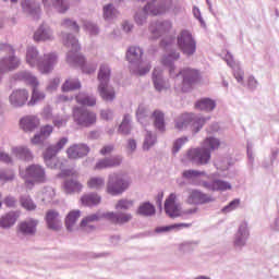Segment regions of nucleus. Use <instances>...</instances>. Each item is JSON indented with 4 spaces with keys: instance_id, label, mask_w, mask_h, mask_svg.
<instances>
[{
    "instance_id": "28",
    "label": "nucleus",
    "mask_w": 279,
    "mask_h": 279,
    "mask_svg": "<svg viewBox=\"0 0 279 279\" xmlns=\"http://www.w3.org/2000/svg\"><path fill=\"white\" fill-rule=\"evenodd\" d=\"M81 204L83 206H98V204H101V196L97 193L84 194L81 197Z\"/></svg>"
},
{
    "instance_id": "40",
    "label": "nucleus",
    "mask_w": 279,
    "mask_h": 279,
    "mask_svg": "<svg viewBox=\"0 0 279 279\" xmlns=\"http://www.w3.org/2000/svg\"><path fill=\"white\" fill-rule=\"evenodd\" d=\"M80 210H72L68 214L65 218V226L68 230H72L76 221L80 219Z\"/></svg>"
},
{
    "instance_id": "9",
    "label": "nucleus",
    "mask_w": 279,
    "mask_h": 279,
    "mask_svg": "<svg viewBox=\"0 0 279 279\" xmlns=\"http://www.w3.org/2000/svg\"><path fill=\"white\" fill-rule=\"evenodd\" d=\"M72 116L81 128H90L97 123V113L82 107H74Z\"/></svg>"
},
{
    "instance_id": "30",
    "label": "nucleus",
    "mask_w": 279,
    "mask_h": 279,
    "mask_svg": "<svg viewBox=\"0 0 279 279\" xmlns=\"http://www.w3.org/2000/svg\"><path fill=\"white\" fill-rule=\"evenodd\" d=\"M171 29V23L170 22H161L157 23L155 26H150V32L155 38H158L160 34H167Z\"/></svg>"
},
{
    "instance_id": "53",
    "label": "nucleus",
    "mask_w": 279,
    "mask_h": 279,
    "mask_svg": "<svg viewBox=\"0 0 279 279\" xmlns=\"http://www.w3.org/2000/svg\"><path fill=\"white\" fill-rule=\"evenodd\" d=\"M62 25L64 27H70V29H72L73 32H80V26L77 25V23L71 21V20H64Z\"/></svg>"
},
{
    "instance_id": "4",
    "label": "nucleus",
    "mask_w": 279,
    "mask_h": 279,
    "mask_svg": "<svg viewBox=\"0 0 279 279\" xmlns=\"http://www.w3.org/2000/svg\"><path fill=\"white\" fill-rule=\"evenodd\" d=\"M65 47L71 48L72 50L68 53V62L70 64H77V66H81L83 70V73H87L88 75L90 73H95L96 68L93 66L88 69V65H86V59L84 56L77 53L80 51V44L77 43V39L71 35H69L64 41Z\"/></svg>"
},
{
    "instance_id": "31",
    "label": "nucleus",
    "mask_w": 279,
    "mask_h": 279,
    "mask_svg": "<svg viewBox=\"0 0 279 279\" xmlns=\"http://www.w3.org/2000/svg\"><path fill=\"white\" fill-rule=\"evenodd\" d=\"M99 219H101V217L97 214L89 215L81 221V228L85 232H90V230H95V227L90 223H95V221H99Z\"/></svg>"
},
{
    "instance_id": "34",
    "label": "nucleus",
    "mask_w": 279,
    "mask_h": 279,
    "mask_svg": "<svg viewBox=\"0 0 279 279\" xmlns=\"http://www.w3.org/2000/svg\"><path fill=\"white\" fill-rule=\"evenodd\" d=\"M81 88H82V83H80V80L69 78L63 83L61 90L63 93H69L71 90H80Z\"/></svg>"
},
{
    "instance_id": "49",
    "label": "nucleus",
    "mask_w": 279,
    "mask_h": 279,
    "mask_svg": "<svg viewBox=\"0 0 279 279\" xmlns=\"http://www.w3.org/2000/svg\"><path fill=\"white\" fill-rule=\"evenodd\" d=\"M186 143H189V137L178 138L173 144V148H172L173 154H178L180 149H182V145H186Z\"/></svg>"
},
{
    "instance_id": "23",
    "label": "nucleus",
    "mask_w": 279,
    "mask_h": 279,
    "mask_svg": "<svg viewBox=\"0 0 279 279\" xmlns=\"http://www.w3.org/2000/svg\"><path fill=\"white\" fill-rule=\"evenodd\" d=\"M143 58V50L138 47H130L126 51V60L131 64H138Z\"/></svg>"
},
{
    "instance_id": "13",
    "label": "nucleus",
    "mask_w": 279,
    "mask_h": 279,
    "mask_svg": "<svg viewBox=\"0 0 279 279\" xmlns=\"http://www.w3.org/2000/svg\"><path fill=\"white\" fill-rule=\"evenodd\" d=\"M165 211L168 215V217H171V219L186 216L184 214V209L182 210L180 208V204H178V195L175 193H171L167 197L165 202Z\"/></svg>"
},
{
    "instance_id": "15",
    "label": "nucleus",
    "mask_w": 279,
    "mask_h": 279,
    "mask_svg": "<svg viewBox=\"0 0 279 279\" xmlns=\"http://www.w3.org/2000/svg\"><path fill=\"white\" fill-rule=\"evenodd\" d=\"M123 162V157L117 155L113 157L101 158L96 161L93 167L94 171H104V169H112L114 167H121Z\"/></svg>"
},
{
    "instance_id": "42",
    "label": "nucleus",
    "mask_w": 279,
    "mask_h": 279,
    "mask_svg": "<svg viewBox=\"0 0 279 279\" xmlns=\"http://www.w3.org/2000/svg\"><path fill=\"white\" fill-rule=\"evenodd\" d=\"M137 213L144 217H151V215L156 214V208L151 203H144L138 207Z\"/></svg>"
},
{
    "instance_id": "29",
    "label": "nucleus",
    "mask_w": 279,
    "mask_h": 279,
    "mask_svg": "<svg viewBox=\"0 0 279 279\" xmlns=\"http://www.w3.org/2000/svg\"><path fill=\"white\" fill-rule=\"evenodd\" d=\"M19 219V213L11 211L0 218V228H12Z\"/></svg>"
},
{
    "instance_id": "56",
    "label": "nucleus",
    "mask_w": 279,
    "mask_h": 279,
    "mask_svg": "<svg viewBox=\"0 0 279 279\" xmlns=\"http://www.w3.org/2000/svg\"><path fill=\"white\" fill-rule=\"evenodd\" d=\"M205 123H206V119H204V118H199L198 120L193 122L194 132L197 133L198 130H202V128L204 126Z\"/></svg>"
},
{
    "instance_id": "16",
    "label": "nucleus",
    "mask_w": 279,
    "mask_h": 279,
    "mask_svg": "<svg viewBox=\"0 0 279 279\" xmlns=\"http://www.w3.org/2000/svg\"><path fill=\"white\" fill-rule=\"evenodd\" d=\"M90 154V147L86 144H73L66 149L68 158L71 160H77V158H84Z\"/></svg>"
},
{
    "instance_id": "54",
    "label": "nucleus",
    "mask_w": 279,
    "mask_h": 279,
    "mask_svg": "<svg viewBox=\"0 0 279 279\" xmlns=\"http://www.w3.org/2000/svg\"><path fill=\"white\" fill-rule=\"evenodd\" d=\"M155 143H156V137H153L151 133H147L144 142V149H149V147H151V145H154Z\"/></svg>"
},
{
    "instance_id": "10",
    "label": "nucleus",
    "mask_w": 279,
    "mask_h": 279,
    "mask_svg": "<svg viewBox=\"0 0 279 279\" xmlns=\"http://www.w3.org/2000/svg\"><path fill=\"white\" fill-rule=\"evenodd\" d=\"M61 178H70L65 179L63 182V191L68 195H72V193H82L84 185L77 181V173L73 170H64L61 172Z\"/></svg>"
},
{
    "instance_id": "33",
    "label": "nucleus",
    "mask_w": 279,
    "mask_h": 279,
    "mask_svg": "<svg viewBox=\"0 0 279 279\" xmlns=\"http://www.w3.org/2000/svg\"><path fill=\"white\" fill-rule=\"evenodd\" d=\"M87 186L92 191H101L106 186V180L101 177H92L87 180Z\"/></svg>"
},
{
    "instance_id": "36",
    "label": "nucleus",
    "mask_w": 279,
    "mask_h": 279,
    "mask_svg": "<svg viewBox=\"0 0 279 279\" xmlns=\"http://www.w3.org/2000/svg\"><path fill=\"white\" fill-rule=\"evenodd\" d=\"M76 102L80 104L81 106H96L97 105V98H95L94 96H88L84 93H80L76 96Z\"/></svg>"
},
{
    "instance_id": "57",
    "label": "nucleus",
    "mask_w": 279,
    "mask_h": 279,
    "mask_svg": "<svg viewBox=\"0 0 279 279\" xmlns=\"http://www.w3.org/2000/svg\"><path fill=\"white\" fill-rule=\"evenodd\" d=\"M4 205L8 208H15L16 207V198H14L13 196H7L4 198Z\"/></svg>"
},
{
    "instance_id": "14",
    "label": "nucleus",
    "mask_w": 279,
    "mask_h": 279,
    "mask_svg": "<svg viewBox=\"0 0 279 279\" xmlns=\"http://www.w3.org/2000/svg\"><path fill=\"white\" fill-rule=\"evenodd\" d=\"M147 5L144 8V12L146 14H150V16H160V14H165L171 8V0L168 2H160L158 0H150Z\"/></svg>"
},
{
    "instance_id": "20",
    "label": "nucleus",
    "mask_w": 279,
    "mask_h": 279,
    "mask_svg": "<svg viewBox=\"0 0 279 279\" xmlns=\"http://www.w3.org/2000/svg\"><path fill=\"white\" fill-rule=\"evenodd\" d=\"M98 93L104 101H114L117 97V92H114V87H110L109 83L99 84Z\"/></svg>"
},
{
    "instance_id": "41",
    "label": "nucleus",
    "mask_w": 279,
    "mask_h": 279,
    "mask_svg": "<svg viewBox=\"0 0 279 279\" xmlns=\"http://www.w3.org/2000/svg\"><path fill=\"white\" fill-rule=\"evenodd\" d=\"M153 82H154V86L156 88V90H165V88H167L165 86V82L162 81V72L155 70L153 72Z\"/></svg>"
},
{
    "instance_id": "7",
    "label": "nucleus",
    "mask_w": 279,
    "mask_h": 279,
    "mask_svg": "<svg viewBox=\"0 0 279 279\" xmlns=\"http://www.w3.org/2000/svg\"><path fill=\"white\" fill-rule=\"evenodd\" d=\"M69 143L68 137H61L56 144L50 145L44 153V160L47 167H50V169H58V159H56V156L62 151L63 147H66V144Z\"/></svg>"
},
{
    "instance_id": "3",
    "label": "nucleus",
    "mask_w": 279,
    "mask_h": 279,
    "mask_svg": "<svg viewBox=\"0 0 279 279\" xmlns=\"http://www.w3.org/2000/svg\"><path fill=\"white\" fill-rule=\"evenodd\" d=\"M215 202L213 196L199 191V190H189L187 197L185 199V206L183 207V215L191 217L199 213V205L210 204Z\"/></svg>"
},
{
    "instance_id": "58",
    "label": "nucleus",
    "mask_w": 279,
    "mask_h": 279,
    "mask_svg": "<svg viewBox=\"0 0 279 279\" xmlns=\"http://www.w3.org/2000/svg\"><path fill=\"white\" fill-rule=\"evenodd\" d=\"M112 151H114V146L113 145H105L100 149L101 156H109V154H111Z\"/></svg>"
},
{
    "instance_id": "12",
    "label": "nucleus",
    "mask_w": 279,
    "mask_h": 279,
    "mask_svg": "<svg viewBox=\"0 0 279 279\" xmlns=\"http://www.w3.org/2000/svg\"><path fill=\"white\" fill-rule=\"evenodd\" d=\"M178 45L185 56H193L195 53V40L189 31H182L180 33L178 37Z\"/></svg>"
},
{
    "instance_id": "55",
    "label": "nucleus",
    "mask_w": 279,
    "mask_h": 279,
    "mask_svg": "<svg viewBox=\"0 0 279 279\" xmlns=\"http://www.w3.org/2000/svg\"><path fill=\"white\" fill-rule=\"evenodd\" d=\"M104 16L105 19H112L114 16V9H112V4L104 8Z\"/></svg>"
},
{
    "instance_id": "44",
    "label": "nucleus",
    "mask_w": 279,
    "mask_h": 279,
    "mask_svg": "<svg viewBox=\"0 0 279 279\" xmlns=\"http://www.w3.org/2000/svg\"><path fill=\"white\" fill-rule=\"evenodd\" d=\"M191 226H193L192 223H186V222H182V223H174L171 226H167V227H161L159 229H157L158 232H169L171 230H182V228H191Z\"/></svg>"
},
{
    "instance_id": "6",
    "label": "nucleus",
    "mask_w": 279,
    "mask_h": 279,
    "mask_svg": "<svg viewBox=\"0 0 279 279\" xmlns=\"http://www.w3.org/2000/svg\"><path fill=\"white\" fill-rule=\"evenodd\" d=\"M130 184H132V181L121 177L119 173L109 174L107 193H109V195H121L122 193H125L128 189H130Z\"/></svg>"
},
{
    "instance_id": "2",
    "label": "nucleus",
    "mask_w": 279,
    "mask_h": 279,
    "mask_svg": "<svg viewBox=\"0 0 279 279\" xmlns=\"http://www.w3.org/2000/svg\"><path fill=\"white\" fill-rule=\"evenodd\" d=\"M26 62L29 66H38L40 73H51L53 66L58 64V56L56 53H47L43 59L38 60V50L31 47L26 52Z\"/></svg>"
},
{
    "instance_id": "32",
    "label": "nucleus",
    "mask_w": 279,
    "mask_h": 279,
    "mask_svg": "<svg viewBox=\"0 0 279 279\" xmlns=\"http://www.w3.org/2000/svg\"><path fill=\"white\" fill-rule=\"evenodd\" d=\"M151 119L154 121V125L159 132H165V113L160 110H155L153 112Z\"/></svg>"
},
{
    "instance_id": "19",
    "label": "nucleus",
    "mask_w": 279,
    "mask_h": 279,
    "mask_svg": "<svg viewBox=\"0 0 279 279\" xmlns=\"http://www.w3.org/2000/svg\"><path fill=\"white\" fill-rule=\"evenodd\" d=\"M182 177L185 178V180H192L194 184H198L199 186H202L203 182L208 180V174H206V172L197 170H185L183 171Z\"/></svg>"
},
{
    "instance_id": "18",
    "label": "nucleus",
    "mask_w": 279,
    "mask_h": 279,
    "mask_svg": "<svg viewBox=\"0 0 279 279\" xmlns=\"http://www.w3.org/2000/svg\"><path fill=\"white\" fill-rule=\"evenodd\" d=\"M46 223L49 228V230H54L58 232V230H62V220L60 219V213L56 209H49L46 213Z\"/></svg>"
},
{
    "instance_id": "60",
    "label": "nucleus",
    "mask_w": 279,
    "mask_h": 279,
    "mask_svg": "<svg viewBox=\"0 0 279 279\" xmlns=\"http://www.w3.org/2000/svg\"><path fill=\"white\" fill-rule=\"evenodd\" d=\"M60 86V78H53V81L48 85L47 90H56Z\"/></svg>"
},
{
    "instance_id": "21",
    "label": "nucleus",
    "mask_w": 279,
    "mask_h": 279,
    "mask_svg": "<svg viewBox=\"0 0 279 279\" xmlns=\"http://www.w3.org/2000/svg\"><path fill=\"white\" fill-rule=\"evenodd\" d=\"M38 125H40V121L34 116H26L20 121V128L24 130V132H34Z\"/></svg>"
},
{
    "instance_id": "24",
    "label": "nucleus",
    "mask_w": 279,
    "mask_h": 279,
    "mask_svg": "<svg viewBox=\"0 0 279 279\" xmlns=\"http://www.w3.org/2000/svg\"><path fill=\"white\" fill-rule=\"evenodd\" d=\"M38 226V220L29 219L27 221H23L19 226L20 232L22 234H36V227Z\"/></svg>"
},
{
    "instance_id": "11",
    "label": "nucleus",
    "mask_w": 279,
    "mask_h": 279,
    "mask_svg": "<svg viewBox=\"0 0 279 279\" xmlns=\"http://www.w3.org/2000/svg\"><path fill=\"white\" fill-rule=\"evenodd\" d=\"M186 159L195 165H208L210 162V150L204 146L192 148L186 153Z\"/></svg>"
},
{
    "instance_id": "48",
    "label": "nucleus",
    "mask_w": 279,
    "mask_h": 279,
    "mask_svg": "<svg viewBox=\"0 0 279 279\" xmlns=\"http://www.w3.org/2000/svg\"><path fill=\"white\" fill-rule=\"evenodd\" d=\"M130 116H125L122 123L119 126L120 134H130Z\"/></svg>"
},
{
    "instance_id": "5",
    "label": "nucleus",
    "mask_w": 279,
    "mask_h": 279,
    "mask_svg": "<svg viewBox=\"0 0 279 279\" xmlns=\"http://www.w3.org/2000/svg\"><path fill=\"white\" fill-rule=\"evenodd\" d=\"M20 175L25 180L27 189H32L34 184L47 181L45 168H43L40 165L29 166L28 168H26L25 172L20 171Z\"/></svg>"
},
{
    "instance_id": "26",
    "label": "nucleus",
    "mask_w": 279,
    "mask_h": 279,
    "mask_svg": "<svg viewBox=\"0 0 279 279\" xmlns=\"http://www.w3.org/2000/svg\"><path fill=\"white\" fill-rule=\"evenodd\" d=\"M52 36L51 28L41 25L34 34V40H36V43H40V40H51Z\"/></svg>"
},
{
    "instance_id": "45",
    "label": "nucleus",
    "mask_w": 279,
    "mask_h": 279,
    "mask_svg": "<svg viewBox=\"0 0 279 279\" xmlns=\"http://www.w3.org/2000/svg\"><path fill=\"white\" fill-rule=\"evenodd\" d=\"M20 204L25 208V210H34L36 208L34 201H32V197L29 196H22Z\"/></svg>"
},
{
    "instance_id": "35",
    "label": "nucleus",
    "mask_w": 279,
    "mask_h": 279,
    "mask_svg": "<svg viewBox=\"0 0 279 279\" xmlns=\"http://www.w3.org/2000/svg\"><path fill=\"white\" fill-rule=\"evenodd\" d=\"M216 104L210 98H203L195 104V108L197 110H205L206 112H210L215 110Z\"/></svg>"
},
{
    "instance_id": "43",
    "label": "nucleus",
    "mask_w": 279,
    "mask_h": 279,
    "mask_svg": "<svg viewBox=\"0 0 279 279\" xmlns=\"http://www.w3.org/2000/svg\"><path fill=\"white\" fill-rule=\"evenodd\" d=\"M191 121H193V116L191 113H185V114L181 116L180 118H178V120L175 122V129L184 130V128H186V125H189V123H191Z\"/></svg>"
},
{
    "instance_id": "63",
    "label": "nucleus",
    "mask_w": 279,
    "mask_h": 279,
    "mask_svg": "<svg viewBox=\"0 0 279 279\" xmlns=\"http://www.w3.org/2000/svg\"><path fill=\"white\" fill-rule=\"evenodd\" d=\"M234 77H235L236 82H243V71L234 72Z\"/></svg>"
},
{
    "instance_id": "37",
    "label": "nucleus",
    "mask_w": 279,
    "mask_h": 279,
    "mask_svg": "<svg viewBox=\"0 0 279 279\" xmlns=\"http://www.w3.org/2000/svg\"><path fill=\"white\" fill-rule=\"evenodd\" d=\"M110 68L106 64H101L98 72L99 84H110Z\"/></svg>"
},
{
    "instance_id": "47",
    "label": "nucleus",
    "mask_w": 279,
    "mask_h": 279,
    "mask_svg": "<svg viewBox=\"0 0 279 279\" xmlns=\"http://www.w3.org/2000/svg\"><path fill=\"white\" fill-rule=\"evenodd\" d=\"M134 206V201H128V199H120L117 205V210H130Z\"/></svg>"
},
{
    "instance_id": "39",
    "label": "nucleus",
    "mask_w": 279,
    "mask_h": 279,
    "mask_svg": "<svg viewBox=\"0 0 279 279\" xmlns=\"http://www.w3.org/2000/svg\"><path fill=\"white\" fill-rule=\"evenodd\" d=\"M202 146L209 151H215L221 147V142L216 137H207L203 141Z\"/></svg>"
},
{
    "instance_id": "59",
    "label": "nucleus",
    "mask_w": 279,
    "mask_h": 279,
    "mask_svg": "<svg viewBox=\"0 0 279 279\" xmlns=\"http://www.w3.org/2000/svg\"><path fill=\"white\" fill-rule=\"evenodd\" d=\"M0 180H1L2 182H10V181L14 180V173L10 172V173L8 174V173H5V172H2V173L0 174Z\"/></svg>"
},
{
    "instance_id": "51",
    "label": "nucleus",
    "mask_w": 279,
    "mask_h": 279,
    "mask_svg": "<svg viewBox=\"0 0 279 279\" xmlns=\"http://www.w3.org/2000/svg\"><path fill=\"white\" fill-rule=\"evenodd\" d=\"M69 121L68 117H56L52 121L54 128H64Z\"/></svg>"
},
{
    "instance_id": "64",
    "label": "nucleus",
    "mask_w": 279,
    "mask_h": 279,
    "mask_svg": "<svg viewBox=\"0 0 279 279\" xmlns=\"http://www.w3.org/2000/svg\"><path fill=\"white\" fill-rule=\"evenodd\" d=\"M128 149H130L131 151H134V149H136V141L130 140L129 145H128Z\"/></svg>"
},
{
    "instance_id": "22",
    "label": "nucleus",
    "mask_w": 279,
    "mask_h": 279,
    "mask_svg": "<svg viewBox=\"0 0 279 279\" xmlns=\"http://www.w3.org/2000/svg\"><path fill=\"white\" fill-rule=\"evenodd\" d=\"M202 186H204V189H207L208 191H230V189H232V185H230V183L221 180H216L213 183L203 181Z\"/></svg>"
},
{
    "instance_id": "62",
    "label": "nucleus",
    "mask_w": 279,
    "mask_h": 279,
    "mask_svg": "<svg viewBox=\"0 0 279 279\" xmlns=\"http://www.w3.org/2000/svg\"><path fill=\"white\" fill-rule=\"evenodd\" d=\"M45 141L41 134H37L32 138L33 145H41V143Z\"/></svg>"
},
{
    "instance_id": "25",
    "label": "nucleus",
    "mask_w": 279,
    "mask_h": 279,
    "mask_svg": "<svg viewBox=\"0 0 279 279\" xmlns=\"http://www.w3.org/2000/svg\"><path fill=\"white\" fill-rule=\"evenodd\" d=\"M71 0H41L44 5H53L58 12L64 14L69 10V3Z\"/></svg>"
},
{
    "instance_id": "38",
    "label": "nucleus",
    "mask_w": 279,
    "mask_h": 279,
    "mask_svg": "<svg viewBox=\"0 0 279 279\" xmlns=\"http://www.w3.org/2000/svg\"><path fill=\"white\" fill-rule=\"evenodd\" d=\"M12 154L15 156V158H21L22 160H32V153L29 149L23 146L14 147L12 149Z\"/></svg>"
},
{
    "instance_id": "52",
    "label": "nucleus",
    "mask_w": 279,
    "mask_h": 279,
    "mask_svg": "<svg viewBox=\"0 0 279 279\" xmlns=\"http://www.w3.org/2000/svg\"><path fill=\"white\" fill-rule=\"evenodd\" d=\"M53 134V126L51 125H45L40 129V135L43 138H49Z\"/></svg>"
},
{
    "instance_id": "61",
    "label": "nucleus",
    "mask_w": 279,
    "mask_h": 279,
    "mask_svg": "<svg viewBox=\"0 0 279 279\" xmlns=\"http://www.w3.org/2000/svg\"><path fill=\"white\" fill-rule=\"evenodd\" d=\"M0 162H5L7 165L12 162V158L10 157V155L0 151Z\"/></svg>"
},
{
    "instance_id": "17",
    "label": "nucleus",
    "mask_w": 279,
    "mask_h": 279,
    "mask_svg": "<svg viewBox=\"0 0 279 279\" xmlns=\"http://www.w3.org/2000/svg\"><path fill=\"white\" fill-rule=\"evenodd\" d=\"M27 99H29V93L26 89H15L9 97L11 106L13 108H21V106H25L27 104Z\"/></svg>"
},
{
    "instance_id": "1",
    "label": "nucleus",
    "mask_w": 279,
    "mask_h": 279,
    "mask_svg": "<svg viewBox=\"0 0 279 279\" xmlns=\"http://www.w3.org/2000/svg\"><path fill=\"white\" fill-rule=\"evenodd\" d=\"M180 58V53H172L162 59L163 66L168 68L169 75L174 80V82H179L180 77H182L181 90L182 93H189L193 88V86H197L202 82V73L199 70L193 68H183L181 71L175 72V65L173 62Z\"/></svg>"
},
{
    "instance_id": "27",
    "label": "nucleus",
    "mask_w": 279,
    "mask_h": 279,
    "mask_svg": "<svg viewBox=\"0 0 279 279\" xmlns=\"http://www.w3.org/2000/svg\"><path fill=\"white\" fill-rule=\"evenodd\" d=\"M106 217L111 223H128V221H132V215L130 214H114L108 213Z\"/></svg>"
},
{
    "instance_id": "8",
    "label": "nucleus",
    "mask_w": 279,
    "mask_h": 279,
    "mask_svg": "<svg viewBox=\"0 0 279 279\" xmlns=\"http://www.w3.org/2000/svg\"><path fill=\"white\" fill-rule=\"evenodd\" d=\"M15 78L26 82V84L33 87V94L28 106H34V104H37V101H43V99H45V93L38 90V80L36 76L32 75V73L20 72L15 75Z\"/></svg>"
},
{
    "instance_id": "50",
    "label": "nucleus",
    "mask_w": 279,
    "mask_h": 279,
    "mask_svg": "<svg viewBox=\"0 0 279 279\" xmlns=\"http://www.w3.org/2000/svg\"><path fill=\"white\" fill-rule=\"evenodd\" d=\"M241 204V199L235 198L229 203L222 210L223 213H230L231 210H235L239 208V205Z\"/></svg>"
},
{
    "instance_id": "46",
    "label": "nucleus",
    "mask_w": 279,
    "mask_h": 279,
    "mask_svg": "<svg viewBox=\"0 0 279 279\" xmlns=\"http://www.w3.org/2000/svg\"><path fill=\"white\" fill-rule=\"evenodd\" d=\"M22 8L26 10V12H29V14H38L40 12V8L33 9L34 2L32 0H22Z\"/></svg>"
}]
</instances>
